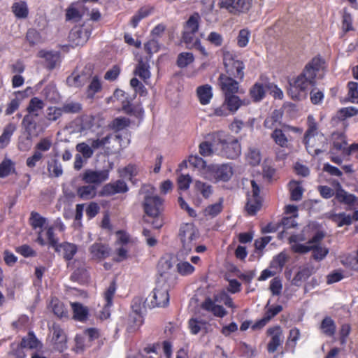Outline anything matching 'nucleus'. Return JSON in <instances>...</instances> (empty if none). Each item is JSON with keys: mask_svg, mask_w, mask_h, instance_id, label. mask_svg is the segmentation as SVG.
<instances>
[{"mask_svg": "<svg viewBox=\"0 0 358 358\" xmlns=\"http://www.w3.org/2000/svg\"><path fill=\"white\" fill-rule=\"evenodd\" d=\"M222 210V200L214 204L210 205L204 210L205 216L214 217L217 216Z\"/></svg>", "mask_w": 358, "mask_h": 358, "instance_id": "53", "label": "nucleus"}, {"mask_svg": "<svg viewBox=\"0 0 358 358\" xmlns=\"http://www.w3.org/2000/svg\"><path fill=\"white\" fill-rule=\"evenodd\" d=\"M250 94L255 101H261L265 96L264 85L259 83H256L250 90Z\"/></svg>", "mask_w": 358, "mask_h": 358, "instance_id": "48", "label": "nucleus"}, {"mask_svg": "<svg viewBox=\"0 0 358 358\" xmlns=\"http://www.w3.org/2000/svg\"><path fill=\"white\" fill-rule=\"evenodd\" d=\"M335 198L338 202L346 204L350 207H352L357 201V197L354 194L346 192L344 189L336 191Z\"/></svg>", "mask_w": 358, "mask_h": 358, "instance_id": "27", "label": "nucleus"}, {"mask_svg": "<svg viewBox=\"0 0 358 358\" xmlns=\"http://www.w3.org/2000/svg\"><path fill=\"white\" fill-rule=\"evenodd\" d=\"M101 85L99 80L96 76L94 77L88 87L87 96L92 98L96 92L101 90Z\"/></svg>", "mask_w": 358, "mask_h": 358, "instance_id": "63", "label": "nucleus"}, {"mask_svg": "<svg viewBox=\"0 0 358 358\" xmlns=\"http://www.w3.org/2000/svg\"><path fill=\"white\" fill-rule=\"evenodd\" d=\"M152 8H141L140 9L138 13L134 15L131 20V24L132 25L133 27L136 28L138 24V22L143 18L146 17L147 16H148L151 11H152Z\"/></svg>", "mask_w": 358, "mask_h": 358, "instance_id": "55", "label": "nucleus"}, {"mask_svg": "<svg viewBox=\"0 0 358 358\" xmlns=\"http://www.w3.org/2000/svg\"><path fill=\"white\" fill-rule=\"evenodd\" d=\"M333 147L337 151H341L344 155V150L346 149L347 141L345 136L341 132H334L331 135Z\"/></svg>", "mask_w": 358, "mask_h": 358, "instance_id": "32", "label": "nucleus"}, {"mask_svg": "<svg viewBox=\"0 0 358 358\" xmlns=\"http://www.w3.org/2000/svg\"><path fill=\"white\" fill-rule=\"evenodd\" d=\"M223 62L228 76L240 80L243 79L245 66L242 61L236 59L231 52H226L224 53Z\"/></svg>", "mask_w": 358, "mask_h": 358, "instance_id": "7", "label": "nucleus"}, {"mask_svg": "<svg viewBox=\"0 0 358 358\" xmlns=\"http://www.w3.org/2000/svg\"><path fill=\"white\" fill-rule=\"evenodd\" d=\"M63 113L75 114L80 113L82 110V106L78 102L66 101L61 107Z\"/></svg>", "mask_w": 358, "mask_h": 358, "instance_id": "51", "label": "nucleus"}, {"mask_svg": "<svg viewBox=\"0 0 358 358\" xmlns=\"http://www.w3.org/2000/svg\"><path fill=\"white\" fill-rule=\"evenodd\" d=\"M140 193L144 195L143 206L147 215L157 217L162 210L163 200L155 194V188L150 185H143Z\"/></svg>", "mask_w": 358, "mask_h": 358, "instance_id": "2", "label": "nucleus"}, {"mask_svg": "<svg viewBox=\"0 0 358 358\" xmlns=\"http://www.w3.org/2000/svg\"><path fill=\"white\" fill-rule=\"evenodd\" d=\"M45 218L42 217L39 213L36 212H32L31 213L30 223L33 228L41 229L45 224Z\"/></svg>", "mask_w": 358, "mask_h": 358, "instance_id": "57", "label": "nucleus"}, {"mask_svg": "<svg viewBox=\"0 0 358 358\" xmlns=\"http://www.w3.org/2000/svg\"><path fill=\"white\" fill-rule=\"evenodd\" d=\"M252 191L248 194L246 210L250 215H255L261 207L259 187L255 180H251Z\"/></svg>", "mask_w": 358, "mask_h": 358, "instance_id": "11", "label": "nucleus"}, {"mask_svg": "<svg viewBox=\"0 0 358 358\" xmlns=\"http://www.w3.org/2000/svg\"><path fill=\"white\" fill-rule=\"evenodd\" d=\"M63 113L61 107L50 106L45 110V117L50 122H56L62 116Z\"/></svg>", "mask_w": 358, "mask_h": 358, "instance_id": "45", "label": "nucleus"}, {"mask_svg": "<svg viewBox=\"0 0 358 358\" xmlns=\"http://www.w3.org/2000/svg\"><path fill=\"white\" fill-rule=\"evenodd\" d=\"M341 262L345 266L358 271V249L355 255H348L342 257Z\"/></svg>", "mask_w": 358, "mask_h": 358, "instance_id": "43", "label": "nucleus"}, {"mask_svg": "<svg viewBox=\"0 0 358 358\" xmlns=\"http://www.w3.org/2000/svg\"><path fill=\"white\" fill-rule=\"evenodd\" d=\"M288 241L293 252L300 255L307 254L308 241L303 243L306 241L303 234H293L289 236Z\"/></svg>", "mask_w": 358, "mask_h": 358, "instance_id": "16", "label": "nucleus"}, {"mask_svg": "<svg viewBox=\"0 0 358 358\" xmlns=\"http://www.w3.org/2000/svg\"><path fill=\"white\" fill-rule=\"evenodd\" d=\"M51 331H52V339L55 340L57 345H61V346L57 345V348L59 350H62V345L66 341V336L63 330L59 325L53 324L51 327Z\"/></svg>", "mask_w": 358, "mask_h": 358, "instance_id": "36", "label": "nucleus"}, {"mask_svg": "<svg viewBox=\"0 0 358 358\" xmlns=\"http://www.w3.org/2000/svg\"><path fill=\"white\" fill-rule=\"evenodd\" d=\"M194 56L190 52H182L179 54L177 64L180 68H185L194 62Z\"/></svg>", "mask_w": 358, "mask_h": 358, "instance_id": "54", "label": "nucleus"}, {"mask_svg": "<svg viewBox=\"0 0 358 358\" xmlns=\"http://www.w3.org/2000/svg\"><path fill=\"white\" fill-rule=\"evenodd\" d=\"M219 85L224 96L234 94L238 92L239 84L231 76L221 74L218 79Z\"/></svg>", "mask_w": 358, "mask_h": 358, "instance_id": "18", "label": "nucleus"}, {"mask_svg": "<svg viewBox=\"0 0 358 358\" xmlns=\"http://www.w3.org/2000/svg\"><path fill=\"white\" fill-rule=\"evenodd\" d=\"M39 345L40 342L38 341L33 333H29L28 335L24 337L21 342V346L22 348L36 349L39 347Z\"/></svg>", "mask_w": 358, "mask_h": 358, "instance_id": "49", "label": "nucleus"}, {"mask_svg": "<svg viewBox=\"0 0 358 358\" xmlns=\"http://www.w3.org/2000/svg\"><path fill=\"white\" fill-rule=\"evenodd\" d=\"M267 334L271 337V340L267 345V350L268 352L273 353L283 343L282 329L279 325L270 327L267 329Z\"/></svg>", "mask_w": 358, "mask_h": 358, "instance_id": "13", "label": "nucleus"}, {"mask_svg": "<svg viewBox=\"0 0 358 358\" xmlns=\"http://www.w3.org/2000/svg\"><path fill=\"white\" fill-rule=\"evenodd\" d=\"M151 303L153 307H165L169 303V286L164 280H158L152 292Z\"/></svg>", "mask_w": 358, "mask_h": 358, "instance_id": "9", "label": "nucleus"}, {"mask_svg": "<svg viewBox=\"0 0 358 358\" xmlns=\"http://www.w3.org/2000/svg\"><path fill=\"white\" fill-rule=\"evenodd\" d=\"M96 187L92 185H84L78 188V196L84 200L93 199L96 196Z\"/></svg>", "mask_w": 358, "mask_h": 358, "instance_id": "37", "label": "nucleus"}, {"mask_svg": "<svg viewBox=\"0 0 358 358\" xmlns=\"http://www.w3.org/2000/svg\"><path fill=\"white\" fill-rule=\"evenodd\" d=\"M111 136V134H108L103 137L97 135L96 138H90L89 143L92 145L94 151L97 150H104L105 153L108 155L110 151L108 150L107 145L110 143Z\"/></svg>", "mask_w": 358, "mask_h": 358, "instance_id": "25", "label": "nucleus"}, {"mask_svg": "<svg viewBox=\"0 0 358 358\" xmlns=\"http://www.w3.org/2000/svg\"><path fill=\"white\" fill-rule=\"evenodd\" d=\"M180 238L182 243L178 257L183 258L196 247L199 238V231L192 224H185L180 229Z\"/></svg>", "mask_w": 358, "mask_h": 358, "instance_id": "3", "label": "nucleus"}, {"mask_svg": "<svg viewBox=\"0 0 358 358\" xmlns=\"http://www.w3.org/2000/svg\"><path fill=\"white\" fill-rule=\"evenodd\" d=\"M15 164L10 160L6 159L0 164V178H6L15 173Z\"/></svg>", "mask_w": 358, "mask_h": 358, "instance_id": "44", "label": "nucleus"}, {"mask_svg": "<svg viewBox=\"0 0 358 358\" xmlns=\"http://www.w3.org/2000/svg\"><path fill=\"white\" fill-rule=\"evenodd\" d=\"M224 102L227 106L231 113H236L242 106L250 104L249 99H241L235 94L224 96Z\"/></svg>", "mask_w": 358, "mask_h": 358, "instance_id": "22", "label": "nucleus"}, {"mask_svg": "<svg viewBox=\"0 0 358 358\" xmlns=\"http://www.w3.org/2000/svg\"><path fill=\"white\" fill-rule=\"evenodd\" d=\"M215 302L216 301H213L210 298H207L202 303L201 308L212 313L216 317H224L227 314V310L222 306L216 304Z\"/></svg>", "mask_w": 358, "mask_h": 358, "instance_id": "24", "label": "nucleus"}, {"mask_svg": "<svg viewBox=\"0 0 358 358\" xmlns=\"http://www.w3.org/2000/svg\"><path fill=\"white\" fill-rule=\"evenodd\" d=\"M200 16L197 13L191 15L184 27L182 38L184 42L190 45L195 40H198L196 34L199 29Z\"/></svg>", "mask_w": 358, "mask_h": 358, "instance_id": "10", "label": "nucleus"}, {"mask_svg": "<svg viewBox=\"0 0 358 358\" xmlns=\"http://www.w3.org/2000/svg\"><path fill=\"white\" fill-rule=\"evenodd\" d=\"M324 237L325 233L318 231L308 240L307 253L311 252V258L316 262L324 260L329 252V248L322 245V241Z\"/></svg>", "mask_w": 358, "mask_h": 358, "instance_id": "5", "label": "nucleus"}, {"mask_svg": "<svg viewBox=\"0 0 358 358\" xmlns=\"http://www.w3.org/2000/svg\"><path fill=\"white\" fill-rule=\"evenodd\" d=\"M71 308L73 311V318L78 321H84L88 315L87 308L80 303H71Z\"/></svg>", "mask_w": 358, "mask_h": 358, "instance_id": "34", "label": "nucleus"}, {"mask_svg": "<svg viewBox=\"0 0 358 358\" xmlns=\"http://www.w3.org/2000/svg\"><path fill=\"white\" fill-rule=\"evenodd\" d=\"M12 10L17 18H26L28 15V8L24 1L14 3L12 6Z\"/></svg>", "mask_w": 358, "mask_h": 358, "instance_id": "46", "label": "nucleus"}, {"mask_svg": "<svg viewBox=\"0 0 358 358\" xmlns=\"http://www.w3.org/2000/svg\"><path fill=\"white\" fill-rule=\"evenodd\" d=\"M231 112L229 111L227 106L223 101V103L217 107L213 108L212 113L210 114V116H216V117H227L228 116Z\"/></svg>", "mask_w": 358, "mask_h": 358, "instance_id": "62", "label": "nucleus"}, {"mask_svg": "<svg viewBox=\"0 0 358 358\" xmlns=\"http://www.w3.org/2000/svg\"><path fill=\"white\" fill-rule=\"evenodd\" d=\"M69 38L75 45H83L88 40L89 36L87 31L78 29L72 30Z\"/></svg>", "mask_w": 358, "mask_h": 358, "instance_id": "29", "label": "nucleus"}, {"mask_svg": "<svg viewBox=\"0 0 358 358\" xmlns=\"http://www.w3.org/2000/svg\"><path fill=\"white\" fill-rule=\"evenodd\" d=\"M130 120L127 117H117L113 121L112 127L113 129L120 131L129 127Z\"/></svg>", "mask_w": 358, "mask_h": 358, "instance_id": "64", "label": "nucleus"}, {"mask_svg": "<svg viewBox=\"0 0 358 358\" xmlns=\"http://www.w3.org/2000/svg\"><path fill=\"white\" fill-rule=\"evenodd\" d=\"M331 219L338 227L350 225L352 223V217L345 213H334L331 215Z\"/></svg>", "mask_w": 358, "mask_h": 358, "instance_id": "41", "label": "nucleus"}, {"mask_svg": "<svg viewBox=\"0 0 358 358\" xmlns=\"http://www.w3.org/2000/svg\"><path fill=\"white\" fill-rule=\"evenodd\" d=\"M307 122L308 129L304 135L303 143L309 152H311V149H314L315 153L318 154L321 151L315 143V138L317 137L322 139L324 136L322 134H319L317 124L313 115H308Z\"/></svg>", "mask_w": 358, "mask_h": 358, "instance_id": "6", "label": "nucleus"}, {"mask_svg": "<svg viewBox=\"0 0 358 358\" xmlns=\"http://www.w3.org/2000/svg\"><path fill=\"white\" fill-rule=\"evenodd\" d=\"M194 189L205 199H208L213 192V187L210 185L200 180L195 181Z\"/></svg>", "mask_w": 358, "mask_h": 358, "instance_id": "39", "label": "nucleus"}, {"mask_svg": "<svg viewBox=\"0 0 358 358\" xmlns=\"http://www.w3.org/2000/svg\"><path fill=\"white\" fill-rule=\"evenodd\" d=\"M214 301L216 302H223L224 304L229 308H235L232 299L224 292L214 296Z\"/></svg>", "mask_w": 358, "mask_h": 358, "instance_id": "60", "label": "nucleus"}, {"mask_svg": "<svg viewBox=\"0 0 358 358\" xmlns=\"http://www.w3.org/2000/svg\"><path fill=\"white\" fill-rule=\"evenodd\" d=\"M76 150L81 155L85 160L91 158L94 155V150L92 145L89 143V139L87 142L79 143L76 146Z\"/></svg>", "mask_w": 358, "mask_h": 358, "instance_id": "38", "label": "nucleus"}, {"mask_svg": "<svg viewBox=\"0 0 358 358\" xmlns=\"http://www.w3.org/2000/svg\"><path fill=\"white\" fill-rule=\"evenodd\" d=\"M44 107V103L38 97H34L29 101L27 110L29 113H32L35 117L38 115V112Z\"/></svg>", "mask_w": 358, "mask_h": 358, "instance_id": "47", "label": "nucleus"}, {"mask_svg": "<svg viewBox=\"0 0 358 358\" xmlns=\"http://www.w3.org/2000/svg\"><path fill=\"white\" fill-rule=\"evenodd\" d=\"M128 189V186L124 181L117 180L114 182H110L104 185L101 194L103 196H112L118 193L127 192Z\"/></svg>", "mask_w": 358, "mask_h": 358, "instance_id": "20", "label": "nucleus"}, {"mask_svg": "<svg viewBox=\"0 0 358 358\" xmlns=\"http://www.w3.org/2000/svg\"><path fill=\"white\" fill-rule=\"evenodd\" d=\"M213 89L210 85H203L196 88V96L201 105H207L213 98Z\"/></svg>", "mask_w": 358, "mask_h": 358, "instance_id": "26", "label": "nucleus"}, {"mask_svg": "<svg viewBox=\"0 0 358 358\" xmlns=\"http://www.w3.org/2000/svg\"><path fill=\"white\" fill-rule=\"evenodd\" d=\"M109 178V170L87 169L82 175V180L88 184H101Z\"/></svg>", "mask_w": 358, "mask_h": 358, "instance_id": "14", "label": "nucleus"}, {"mask_svg": "<svg viewBox=\"0 0 358 358\" xmlns=\"http://www.w3.org/2000/svg\"><path fill=\"white\" fill-rule=\"evenodd\" d=\"M290 189H291V199L293 201H299L302 198L303 195V189L296 182H292L290 183Z\"/></svg>", "mask_w": 358, "mask_h": 358, "instance_id": "61", "label": "nucleus"}, {"mask_svg": "<svg viewBox=\"0 0 358 358\" xmlns=\"http://www.w3.org/2000/svg\"><path fill=\"white\" fill-rule=\"evenodd\" d=\"M302 129L299 127H292L288 124H282L280 128H275L271 134V138L278 146L287 148L293 141L291 133L301 134Z\"/></svg>", "mask_w": 358, "mask_h": 358, "instance_id": "4", "label": "nucleus"}, {"mask_svg": "<svg viewBox=\"0 0 358 358\" xmlns=\"http://www.w3.org/2000/svg\"><path fill=\"white\" fill-rule=\"evenodd\" d=\"M321 65L320 58H313L306 64L303 71L293 81L289 82L288 94L293 99L299 100L306 96L308 90L315 84L316 73Z\"/></svg>", "mask_w": 358, "mask_h": 358, "instance_id": "1", "label": "nucleus"}, {"mask_svg": "<svg viewBox=\"0 0 358 358\" xmlns=\"http://www.w3.org/2000/svg\"><path fill=\"white\" fill-rule=\"evenodd\" d=\"M134 73L139 76L145 84H148V80L151 76L150 65L148 62H145L142 59L139 60L134 71Z\"/></svg>", "mask_w": 358, "mask_h": 358, "instance_id": "28", "label": "nucleus"}, {"mask_svg": "<svg viewBox=\"0 0 358 358\" xmlns=\"http://www.w3.org/2000/svg\"><path fill=\"white\" fill-rule=\"evenodd\" d=\"M38 56L44 58L48 62V67L50 69H54L59 62V54L57 52H48L41 50L38 53Z\"/></svg>", "mask_w": 358, "mask_h": 358, "instance_id": "35", "label": "nucleus"}, {"mask_svg": "<svg viewBox=\"0 0 358 358\" xmlns=\"http://www.w3.org/2000/svg\"><path fill=\"white\" fill-rule=\"evenodd\" d=\"M158 271L161 276L160 280L165 281L168 279L169 275L171 274V271H173L171 260L165 258L161 259L158 263Z\"/></svg>", "mask_w": 358, "mask_h": 358, "instance_id": "31", "label": "nucleus"}, {"mask_svg": "<svg viewBox=\"0 0 358 358\" xmlns=\"http://www.w3.org/2000/svg\"><path fill=\"white\" fill-rule=\"evenodd\" d=\"M54 250L56 252L61 255L65 260L71 261L76 254L78 247L76 244L64 242L62 243H59Z\"/></svg>", "mask_w": 358, "mask_h": 358, "instance_id": "21", "label": "nucleus"}, {"mask_svg": "<svg viewBox=\"0 0 358 358\" xmlns=\"http://www.w3.org/2000/svg\"><path fill=\"white\" fill-rule=\"evenodd\" d=\"M317 269L311 262L303 264L299 268L292 280V283L295 286H300L303 281L315 273Z\"/></svg>", "mask_w": 358, "mask_h": 358, "instance_id": "17", "label": "nucleus"}, {"mask_svg": "<svg viewBox=\"0 0 358 358\" xmlns=\"http://www.w3.org/2000/svg\"><path fill=\"white\" fill-rule=\"evenodd\" d=\"M48 171L50 176L52 177H59L63 173L62 165L57 159H53L48 163Z\"/></svg>", "mask_w": 358, "mask_h": 358, "instance_id": "50", "label": "nucleus"}, {"mask_svg": "<svg viewBox=\"0 0 358 358\" xmlns=\"http://www.w3.org/2000/svg\"><path fill=\"white\" fill-rule=\"evenodd\" d=\"M116 287L115 282H111L108 287L103 293V299L105 300L104 307L100 313V318L106 320L110 315V308L113 306V299L115 294Z\"/></svg>", "mask_w": 358, "mask_h": 358, "instance_id": "19", "label": "nucleus"}, {"mask_svg": "<svg viewBox=\"0 0 358 358\" xmlns=\"http://www.w3.org/2000/svg\"><path fill=\"white\" fill-rule=\"evenodd\" d=\"M177 271L183 276L192 274L194 271V266L185 259L179 260L176 265Z\"/></svg>", "mask_w": 358, "mask_h": 358, "instance_id": "42", "label": "nucleus"}, {"mask_svg": "<svg viewBox=\"0 0 358 358\" xmlns=\"http://www.w3.org/2000/svg\"><path fill=\"white\" fill-rule=\"evenodd\" d=\"M89 252L92 259L101 260L109 256L110 249L106 245L95 243L90 247Z\"/></svg>", "mask_w": 358, "mask_h": 358, "instance_id": "23", "label": "nucleus"}, {"mask_svg": "<svg viewBox=\"0 0 358 358\" xmlns=\"http://www.w3.org/2000/svg\"><path fill=\"white\" fill-rule=\"evenodd\" d=\"M90 78V75L81 73L75 75L73 73L67 78L66 82L69 86L79 87L84 85Z\"/></svg>", "mask_w": 358, "mask_h": 358, "instance_id": "33", "label": "nucleus"}, {"mask_svg": "<svg viewBox=\"0 0 358 358\" xmlns=\"http://www.w3.org/2000/svg\"><path fill=\"white\" fill-rule=\"evenodd\" d=\"M210 180H215V182L229 181L234 174L233 168L229 164H212L207 167Z\"/></svg>", "mask_w": 358, "mask_h": 358, "instance_id": "8", "label": "nucleus"}, {"mask_svg": "<svg viewBox=\"0 0 358 358\" xmlns=\"http://www.w3.org/2000/svg\"><path fill=\"white\" fill-rule=\"evenodd\" d=\"M221 4L230 13L236 14L248 11L252 6V0H222Z\"/></svg>", "mask_w": 358, "mask_h": 358, "instance_id": "15", "label": "nucleus"}, {"mask_svg": "<svg viewBox=\"0 0 358 358\" xmlns=\"http://www.w3.org/2000/svg\"><path fill=\"white\" fill-rule=\"evenodd\" d=\"M188 324L191 333L194 335L197 334L206 327V322L205 321L196 318L190 319Z\"/></svg>", "mask_w": 358, "mask_h": 358, "instance_id": "52", "label": "nucleus"}, {"mask_svg": "<svg viewBox=\"0 0 358 358\" xmlns=\"http://www.w3.org/2000/svg\"><path fill=\"white\" fill-rule=\"evenodd\" d=\"M320 329L322 334L327 336H333L336 330L334 321L330 317H325L321 322Z\"/></svg>", "mask_w": 358, "mask_h": 358, "instance_id": "30", "label": "nucleus"}, {"mask_svg": "<svg viewBox=\"0 0 358 358\" xmlns=\"http://www.w3.org/2000/svg\"><path fill=\"white\" fill-rule=\"evenodd\" d=\"M138 168L134 164H129L124 169L120 171V173L122 176L124 178H129L131 179L133 177L136 176L138 173Z\"/></svg>", "mask_w": 358, "mask_h": 358, "instance_id": "59", "label": "nucleus"}, {"mask_svg": "<svg viewBox=\"0 0 358 358\" xmlns=\"http://www.w3.org/2000/svg\"><path fill=\"white\" fill-rule=\"evenodd\" d=\"M357 114L358 109L352 106L342 108L338 111V117L341 120L353 117Z\"/></svg>", "mask_w": 358, "mask_h": 358, "instance_id": "58", "label": "nucleus"}, {"mask_svg": "<svg viewBox=\"0 0 358 358\" xmlns=\"http://www.w3.org/2000/svg\"><path fill=\"white\" fill-rule=\"evenodd\" d=\"M246 160L252 166H257L262 160L260 151L255 147H250L246 154Z\"/></svg>", "mask_w": 358, "mask_h": 358, "instance_id": "40", "label": "nucleus"}, {"mask_svg": "<svg viewBox=\"0 0 358 358\" xmlns=\"http://www.w3.org/2000/svg\"><path fill=\"white\" fill-rule=\"evenodd\" d=\"M348 101L354 103H358V85L355 82H350L348 85Z\"/></svg>", "mask_w": 358, "mask_h": 358, "instance_id": "56", "label": "nucleus"}, {"mask_svg": "<svg viewBox=\"0 0 358 358\" xmlns=\"http://www.w3.org/2000/svg\"><path fill=\"white\" fill-rule=\"evenodd\" d=\"M221 153L229 159H236L241 153V147L236 138H232L220 141Z\"/></svg>", "mask_w": 358, "mask_h": 358, "instance_id": "12", "label": "nucleus"}]
</instances>
